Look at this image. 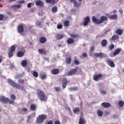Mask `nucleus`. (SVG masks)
Returning a JSON list of instances; mask_svg holds the SVG:
<instances>
[{
    "mask_svg": "<svg viewBox=\"0 0 124 124\" xmlns=\"http://www.w3.org/2000/svg\"><path fill=\"white\" fill-rule=\"evenodd\" d=\"M36 93L37 96L39 98V100L44 102L47 101L48 98L43 91L41 90V89H38L36 91Z\"/></svg>",
    "mask_w": 124,
    "mask_h": 124,
    "instance_id": "1",
    "label": "nucleus"
},
{
    "mask_svg": "<svg viewBox=\"0 0 124 124\" xmlns=\"http://www.w3.org/2000/svg\"><path fill=\"white\" fill-rule=\"evenodd\" d=\"M92 21L95 24L99 25L100 24H102V23H103L104 21H108V18L106 16H103L100 17V20H98L96 19L95 16H93L92 17Z\"/></svg>",
    "mask_w": 124,
    "mask_h": 124,
    "instance_id": "2",
    "label": "nucleus"
},
{
    "mask_svg": "<svg viewBox=\"0 0 124 124\" xmlns=\"http://www.w3.org/2000/svg\"><path fill=\"white\" fill-rule=\"evenodd\" d=\"M8 83L11 86V87H13V88H16L18 90H21V91H23L24 90V87L23 86H21L20 84L16 83L15 82L13 81L12 79H8Z\"/></svg>",
    "mask_w": 124,
    "mask_h": 124,
    "instance_id": "3",
    "label": "nucleus"
},
{
    "mask_svg": "<svg viewBox=\"0 0 124 124\" xmlns=\"http://www.w3.org/2000/svg\"><path fill=\"white\" fill-rule=\"evenodd\" d=\"M0 102H2V103H4L5 104H7L8 102L9 103V104H14V103H15V101L10 100L9 98H6L4 96H1L0 97Z\"/></svg>",
    "mask_w": 124,
    "mask_h": 124,
    "instance_id": "4",
    "label": "nucleus"
},
{
    "mask_svg": "<svg viewBox=\"0 0 124 124\" xmlns=\"http://www.w3.org/2000/svg\"><path fill=\"white\" fill-rule=\"evenodd\" d=\"M46 119H47L46 114H41L37 118L36 123V124H42Z\"/></svg>",
    "mask_w": 124,
    "mask_h": 124,
    "instance_id": "5",
    "label": "nucleus"
},
{
    "mask_svg": "<svg viewBox=\"0 0 124 124\" xmlns=\"http://www.w3.org/2000/svg\"><path fill=\"white\" fill-rule=\"evenodd\" d=\"M89 23H91V18H90V16H87L83 19V26L87 27Z\"/></svg>",
    "mask_w": 124,
    "mask_h": 124,
    "instance_id": "6",
    "label": "nucleus"
},
{
    "mask_svg": "<svg viewBox=\"0 0 124 124\" xmlns=\"http://www.w3.org/2000/svg\"><path fill=\"white\" fill-rule=\"evenodd\" d=\"M103 77V76H102V74L100 73L99 74L94 75L93 78L94 81H100V80L102 79Z\"/></svg>",
    "mask_w": 124,
    "mask_h": 124,
    "instance_id": "7",
    "label": "nucleus"
},
{
    "mask_svg": "<svg viewBox=\"0 0 124 124\" xmlns=\"http://www.w3.org/2000/svg\"><path fill=\"white\" fill-rule=\"evenodd\" d=\"M77 68L72 69L67 73L68 76H72V75H75L76 72H77Z\"/></svg>",
    "mask_w": 124,
    "mask_h": 124,
    "instance_id": "8",
    "label": "nucleus"
},
{
    "mask_svg": "<svg viewBox=\"0 0 124 124\" xmlns=\"http://www.w3.org/2000/svg\"><path fill=\"white\" fill-rule=\"evenodd\" d=\"M106 62L108 63L109 66H110V67H115V66H116L115 63H114V61L110 60L109 58L106 60Z\"/></svg>",
    "mask_w": 124,
    "mask_h": 124,
    "instance_id": "9",
    "label": "nucleus"
},
{
    "mask_svg": "<svg viewBox=\"0 0 124 124\" xmlns=\"http://www.w3.org/2000/svg\"><path fill=\"white\" fill-rule=\"evenodd\" d=\"M67 83H69V81H67V79L66 78H63L62 81V87L63 90L66 88V86H67Z\"/></svg>",
    "mask_w": 124,
    "mask_h": 124,
    "instance_id": "10",
    "label": "nucleus"
},
{
    "mask_svg": "<svg viewBox=\"0 0 124 124\" xmlns=\"http://www.w3.org/2000/svg\"><path fill=\"white\" fill-rule=\"evenodd\" d=\"M94 55L95 57H97V58L100 57L101 59H102V58H106L107 57L106 55H105V54L102 52H100L99 53H96Z\"/></svg>",
    "mask_w": 124,
    "mask_h": 124,
    "instance_id": "11",
    "label": "nucleus"
},
{
    "mask_svg": "<svg viewBox=\"0 0 124 124\" xmlns=\"http://www.w3.org/2000/svg\"><path fill=\"white\" fill-rule=\"evenodd\" d=\"M108 18L110 20H116V19H118V16L117 15H109L108 16Z\"/></svg>",
    "mask_w": 124,
    "mask_h": 124,
    "instance_id": "12",
    "label": "nucleus"
},
{
    "mask_svg": "<svg viewBox=\"0 0 124 124\" xmlns=\"http://www.w3.org/2000/svg\"><path fill=\"white\" fill-rule=\"evenodd\" d=\"M36 5L40 6L41 7H42L44 6V3L43 2L41 1L40 0H38L37 1L35 2Z\"/></svg>",
    "mask_w": 124,
    "mask_h": 124,
    "instance_id": "13",
    "label": "nucleus"
},
{
    "mask_svg": "<svg viewBox=\"0 0 124 124\" xmlns=\"http://www.w3.org/2000/svg\"><path fill=\"white\" fill-rule=\"evenodd\" d=\"M101 105L104 107V108H109L111 106L110 103L103 102L101 104Z\"/></svg>",
    "mask_w": 124,
    "mask_h": 124,
    "instance_id": "14",
    "label": "nucleus"
},
{
    "mask_svg": "<svg viewBox=\"0 0 124 124\" xmlns=\"http://www.w3.org/2000/svg\"><path fill=\"white\" fill-rule=\"evenodd\" d=\"M18 31L19 33H22V32H24V26L22 25L18 26Z\"/></svg>",
    "mask_w": 124,
    "mask_h": 124,
    "instance_id": "15",
    "label": "nucleus"
},
{
    "mask_svg": "<svg viewBox=\"0 0 124 124\" xmlns=\"http://www.w3.org/2000/svg\"><path fill=\"white\" fill-rule=\"evenodd\" d=\"M51 73L53 75H57V74H59V73H60V70L58 69H54L52 70Z\"/></svg>",
    "mask_w": 124,
    "mask_h": 124,
    "instance_id": "16",
    "label": "nucleus"
},
{
    "mask_svg": "<svg viewBox=\"0 0 124 124\" xmlns=\"http://www.w3.org/2000/svg\"><path fill=\"white\" fill-rule=\"evenodd\" d=\"M38 52L40 54H44V55H46V54H47V51L42 48L39 49Z\"/></svg>",
    "mask_w": 124,
    "mask_h": 124,
    "instance_id": "17",
    "label": "nucleus"
},
{
    "mask_svg": "<svg viewBox=\"0 0 124 124\" xmlns=\"http://www.w3.org/2000/svg\"><path fill=\"white\" fill-rule=\"evenodd\" d=\"M47 41V39L45 37H42L40 38L39 42L40 43H45Z\"/></svg>",
    "mask_w": 124,
    "mask_h": 124,
    "instance_id": "18",
    "label": "nucleus"
},
{
    "mask_svg": "<svg viewBox=\"0 0 124 124\" xmlns=\"http://www.w3.org/2000/svg\"><path fill=\"white\" fill-rule=\"evenodd\" d=\"M67 44H73L74 43V39L72 38H69L67 40Z\"/></svg>",
    "mask_w": 124,
    "mask_h": 124,
    "instance_id": "19",
    "label": "nucleus"
},
{
    "mask_svg": "<svg viewBox=\"0 0 124 124\" xmlns=\"http://www.w3.org/2000/svg\"><path fill=\"white\" fill-rule=\"evenodd\" d=\"M78 124H86V121H85V119H84L83 117H80L79 118Z\"/></svg>",
    "mask_w": 124,
    "mask_h": 124,
    "instance_id": "20",
    "label": "nucleus"
},
{
    "mask_svg": "<svg viewBox=\"0 0 124 124\" xmlns=\"http://www.w3.org/2000/svg\"><path fill=\"white\" fill-rule=\"evenodd\" d=\"M121 51H122V49H121V48H117L113 52V56H117V55H118V54H120V53H121Z\"/></svg>",
    "mask_w": 124,
    "mask_h": 124,
    "instance_id": "21",
    "label": "nucleus"
},
{
    "mask_svg": "<svg viewBox=\"0 0 124 124\" xmlns=\"http://www.w3.org/2000/svg\"><path fill=\"white\" fill-rule=\"evenodd\" d=\"M25 55V53L22 51H20L18 52H17V56L18 57V58H22Z\"/></svg>",
    "mask_w": 124,
    "mask_h": 124,
    "instance_id": "22",
    "label": "nucleus"
},
{
    "mask_svg": "<svg viewBox=\"0 0 124 124\" xmlns=\"http://www.w3.org/2000/svg\"><path fill=\"white\" fill-rule=\"evenodd\" d=\"M36 108H37L36 105L34 104H31V105L30 109L31 111H35V110H36Z\"/></svg>",
    "mask_w": 124,
    "mask_h": 124,
    "instance_id": "23",
    "label": "nucleus"
},
{
    "mask_svg": "<svg viewBox=\"0 0 124 124\" xmlns=\"http://www.w3.org/2000/svg\"><path fill=\"white\" fill-rule=\"evenodd\" d=\"M101 45L103 47H105L107 45V40L106 39H104L101 42Z\"/></svg>",
    "mask_w": 124,
    "mask_h": 124,
    "instance_id": "24",
    "label": "nucleus"
},
{
    "mask_svg": "<svg viewBox=\"0 0 124 124\" xmlns=\"http://www.w3.org/2000/svg\"><path fill=\"white\" fill-rule=\"evenodd\" d=\"M123 32L124 31L122 30V29H118L116 31V33L118 35H122Z\"/></svg>",
    "mask_w": 124,
    "mask_h": 124,
    "instance_id": "25",
    "label": "nucleus"
},
{
    "mask_svg": "<svg viewBox=\"0 0 124 124\" xmlns=\"http://www.w3.org/2000/svg\"><path fill=\"white\" fill-rule=\"evenodd\" d=\"M97 114L98 117H102L103 115V112H102V111L99 109L97 111Z\"/></svg>",
    "mask_w": 124,
    "mask_h": 124,
    "instance_id": "26",
    "label": "nucleus"
},
{
    "mask_svg": "<svg viewBox=\"0 0 124 124\" xmlns=\"http://www.w3.org/2000/svg\"><path fill=\"white\" fill-rule=\"evenodd\" d=\"M119 37H120L118 35H114L111 37V40H112V41L117 40L118 38H119Z\"/></svg>",
    "mask_w": 124,
    "mask_h": 124,
    "instance_id": "27",
    "label": "nucleus"
},
{
    "mask_svg": "<svg viewBox=\"0 0 124 124\" xmlns=\"http://www.w3.org/2000/svg\"><path fill=\"white\" fill-rule=\"evenodd\" d=\"M73 112L75 114H77V113H80V108H76L73 109Z\"/></svg>",
    "mask_w": 124,
    "mask_h": 124,
    "instance_id": "28",
    "label": "nucleus"
},
{
    "mask_svg": "<svg viewBox=\"0 0 124 124\" xmlns=\"http://www.w3.org/2000/svg\"><path fill=\"white\" fill-rule=\"evenodd\" d=\"M62 38H63V35L62 34H58L56 35V39L58 40H61Z\"/></svg>",
    "mask_w": 124,
    "mask_h": 124,
    "instance_id": "29",
    "label": "nucleus"
},
{
    "mask_svg": "<svg viewBox=\"0 0 124 124\" xmlns=\"http://www.w3.org/2000/svg\"><path fill=\"white\" fill-rule=\"evenodd\" d=\"M71 58L69 57V58H66V63L67 64H70V63H71Z\"/></svg>",
    "mask_w": 124,
    "mask_h": 124,
    "instance_id": "30",
    "label": "nucleus"
},
{
    "mask_svg": "<svg viewBox=\"0 0 124 124\" xmlns=\"http://www.w3.org/2000/svg\"><path fill=\"white\" fill-rule=\"evenodd\" d=\"M78 90V88L77 87H70L69 88V91H70V92H76V91Z\"/></svg>",
    "mask_w": 124,
    "mask_h": 124,
    "instance_id": "31",
    "label": "nucleus"
},
{
    "mask_svg": "<svg viewBox=\"0 0 124 124\" xmlns=\"http://www.w3.org/2000/svg\"><path fill=\"white\" fill-rule=\"evenodd\" d=\"M21 65L22 66L25 67L26 65H28V62H27V60H23L21 62Z\"/></svg>",
    "mask_w": 124,
    "mask_h": 124,
    "instance_id": "32",
    "label": "nucleus"
},
{
    "mask_svg": "<svg viewBox=\"0 0 124 124\" xmlns=\"http://www.w3.org/2000/svg\"><path fill=\"white\" fill-rule=\"evenodd\" d=\"M52 12H53V13H56L57 11H58V7L57 6H54L52 7V9L51 10Z\"/></svg>",
    "mask_w": 124,
    "mask_h": 124,
    "instance_id": "33",
    "label": "nucleus"
},
{
    "mask_svg": "<svg viewBox=\"0 0 124 124\" xmlns=\"http://www.w3.org/2000/svg\"><path fill=\"white\" fill-rule=\"evenodd\" d=\"M15 50H16V47L15 46V45H13L11 47L10 51L11 52H14Z\"/></svg>",
    "mask_w": 124,
    "mask_h": 124,
    "instance_id": "34",
    "label": "nucleus"
},
{
    "mask_svg": "<svg viewBox=\"0 0 124 124\" xmlns=\"http://www.w3.org/2000/svg\"><path fill=\"white\" fill-rule=\"evenodd\" d=\"M94 51V46H92L90 50V56H91L92 54H93V52Z\"/></svg>",
    "mask_w": 124,
    "mask_h": 124,
    "instance_id": "35",
    "label": "nucleus"
},
{
    "mask_svg": "<svg viewBox=\"0 0 124 124\" xmlns=\"http://www.w3.org/2000/svg\"><path fill=\"white\" fill-rule=\"evenodd\" d=\"M124 105V102L123 101H119L118 103V106L119 107H123Z\"/></svg>",
    "mask_w": 124,
    "mask_h": 124,
    "instance_id": "36",
    "label": "nucleus"
},
{
    "mask_svg": "<svg viewBox=\"0 0 124 124\" xmlns=\"http://www.w3.org/2000/svg\"><path fill=\"white\" fill-rule=\"evenodd\" d=\"M70 36L72 38H78V37H79V36L78 35L75 34H71Z\"/></svg>",
    "mask_w": 124,
    "mask_h": 124,
    "instance_id": "37",
    "label": "nucleus"
},
{
    "mask_svg": "<svg viewBox=\"0 0 124 124\" xmlns=\"http://www.w3.org/2000/svg\"><path fill=\"white\" fill-rule=\"evenodd\" d=\"M32 75L34 77H35V78H37V77H38V73L36 71H34Z\"/></svg>",
    "mask_w": 124,
    "mask_h": 124,
    "instance_id": "38",
    "label": "nucleus"
},
{
    "mask_svg": "<svg viewBox=\"0 0 124 124\" xmlns=\"http://www.w3.org/2000/svg\"><path fill=\"white\" fill-rule=\"evenodd\" d=\"M18 83L19 84H22L24 85L25 84V80L24 79H20L18 80Z\"/></svg>",
    "mask_w": 124,
    "mask_h": 124,
    "instance_id": "39",
    "label": "nucleus"
},
{
    "mask_svg": "<svg viewBox=\"0 0 124 124\" xmlns=\"http://www.w3.org/2000/svg\"><path fill=\"white\" fill-rule=\"evenodd\" d=\"M41 80H44L47 78V75L46 74H43L40 77Z\"/></svg>",
    "mask_w": 124,
    "mask_h": 124,
    "instance_id": "40",
    "label": "nucleus"
},
{
    "mask_svg": "<svg viewBox=\"0 0 124 124\" xmlns=\"http://www.w3.org/2000/svg\"><path fill=\"white\" fill-rule=\"evenodd\" d=\"M46 1L47 2V3H51V4H53V3H55V2H56L55 0H46Z\"/></svg>",
    "mask_w": 124,
    "mask_h": 124,
    "instance_id": "41",
    "label": "nucleus"
},
{
    "mask_svg": "<svg viewBox=\"0 0 124 124\" xmlns=\"http://www.w3.org/2000/svg\"><path fill=\"white\" fill-rule=\"evenodd\" d=\"M8 56L9 58H12V57H13V52L10 51V50L8 53Z\"/></svg>",
    "mask_w": 124,
    "mask_h": 124,
    "instance_id": "42",
    "label": "nucleus"
},
{
    "mask_svg": "<svg viewBox=\"0 0 124 124\" xmlns=\"http://www.w3.org/2000/svg\"><path fill=\"white\" fill-rule=\"evenodd\" d=\"M64 26L65 27H68L69 26V21L68 20H65L64 22Z\"/></svg>",
    "mask_w": 124,
    "mask_h": 124,
    "instance_id": "43",
    "label": "nucleus"
},
{
    "mask_svg": "<svg viewBox=\"0 0 124 124\" xmlns=\"http://www.w3.org/2000/svg\"><path fill=\"white\" fill-rule=\"evenodd\" d=\"M10 98L12 99V100L14 101V100L16 99V96H15V94H13L11 95Z\"/></svg>",
    "mask_w": 124,
    "mask_h": 124,
    "instance_id": "44",
    "label": "nucleus"
},
{
    "mask_svg": "<svg viewBox=\"0 0 124 124\" xmlns=\"http://www.w3.org/2000/svg\"><path fill=\"white\" fill-rule=\"evenodd\" d=\"M74 63L75 64H76V65H79V64H80V62H79V61H78L77 58H75Z\"/></svg>",
    "mask_w": 124,
    "mask_h": 124,
    "instance_id": "45",
    "label": "nucleus"
},
{
    "mask_svg": "<svg viewBox=\"0 0 124 124\" xmlns=\"http://www.w3.org/2000/svg\"><path fill=\"white\" fill-rule=\"evenodd\" d=\"M75 7H79L80 5H81V3H78V2L76 1L75 2V3H74Z\"/></svg>",
    "mask_w": 124,
    "mask_h": 124,
    "instance_id": "46",
    "label": "nucleus"
},
{
    "mask_svg": "<svg viewBox=\"0 0 124 124\" xmlns=\"http://www.w3.org/2000/svg\"><path fill=\"white\" fill-rule=\"evenodd\" d=\"M12 7L13 8H20V7H21V5H13L12 6Z\"/></svg>",
    "mask_w": 124,
    "mask_h": 124,
    "instance_id": "47",
    "label": "nucleus"
},
{
    "mask_svg": "<svg viewBox=\"0 0 124 124\" xmlns=\"http://www.w3.org/2000/svg\"><path fill=\"white\" fill-rule=\"evenodd\" d=\"M36 26H37L38 27H39L41 26V21H38L36 22Z\"/></svg>",
    "mask_w": 124,
    "mask_h": 124,
    "instance_id": "48",
    "label": "nucleus"
},
{
    "mask_svg": "<svg viewBox=\"0 0 124 124\" xmlns=\"http://www.w3.org/2000/svg\"><path fill=\"white\" fill-rule=\"evenodd\" d=\"M56 92H60V91H61V89L60 88V87H55L54 88Z\"/></svg>",
    "mask_w": 124,
    "mask_h": 124,
    "instance_id": "49",
    "label": "nucleus"
},
{
    "mask_svg": "<svg viewBox=\"0 0 124 124\" xmlns=\"http://www.w3.org/2000/svg\"><path fill=\"white\" fill-rule=\"evenodd\" d=\"M57 29H58V30H61V29H62V25H61V24L58 25Z\"/></svg>",
    "mask_w": 124,
    "mask_h": 124,
    "instance_id": "50",
    "label": "nucleus"
},
{
    "mask_svg": "<svg viewBox=\"0 0 124 124\" xmlns=\"http://www.w3.org/2000/svg\"><path fill=\"white\" fill-rule=\"evenodd\" d=\"M21 77H22V75H17L15 78V79H19V78H21Z\"/></svg>",
    "mask_w": 124,
    "mask_h": 124,
    "instance_id": "51",
    "label": "nucleus"
},
{
    "mask_svg": "<svg viewBox=\"0 0 124 124\" xmlns=\"http://www.w3.org/2000/svg\"><path fill=\"white\" fill-rule=\"evenodd\" d=\"M21 111H22V112H27V111H28V108H23L21 109Z\"/></svg>",
    "mask_w": 124,
    "mask_h": 124,
    "instance_id": "52",
    "label": "nucleus"
},
{
    "mask_svg": "<svg viewBox=\"0 0 124 124\" xmlns=\"http://www.w3.org/2000/svg\"><path fill=\"white\" fill-rule=\"evenodd\" d=\"M114 45H111L109 46V49L110 50H112V49H114Z\"/></svg>",
    "mask_w": 124,
    "mask_h": 124,
    "instance_id": "53",
    "label": "nucleus"
},
{
    "mask_svg": "<svg viewBox=\"0 0 124 124\" xmlns=\"http://www.w3.org/2000/svg\"><path fill=\"white\" fill-rule=\"evenodd\" d=\"M3 18H4V16L3 15H0V21L2 20Z\"/></svg>",
    "mask_w": 124,
    "mask_h": 124,
    "instance_id": "54",
    "label": "nucleus"
},
{
    "mask_svg": "<svg viewBox=\"0 0 124 124\" xmlns=\"http://www.w3.org/2000/svg\"><path fill=\"white\" fill-rule=\"evenodd\" d=\"M82 56H83V57H86L88 56V54L86 52H83L82 53Z\"/></svg>",
    "mask_w": 124,
    "mask_h": 124,
    "instance_id": "55",
    "label": "nucleus"
},
{
    "mask_svg": "<svg viewBox=\"0 0 124 124\" xmlns=\"http://www.w3.org/2000/svg\"><path fill=\"white\" fill-rule=\"evenodd\" d=\"M31 4H32L31 3H28V5H27L28 7L29 8H30V7H31Z\"/></svg>",
    "mask_w": 124,
    "mask_h": 124,
    "instance_id": "56",
    "label": "nucleus"
},
{
    "mask_svg": "<svg viewBox=\"0 0 124 124\" xmlns=\"http://www.w3.org/2000/svg\"><path fill=\"white\" fill-rule=\"evenodd\" d=\"M66 110H68V111L69 112H71V109H70V108H69V107L66 108Z\"/></svg>",
    "mask_w": 124,
    "mask_h": 124,
    "instance_id": "57",
    "label": "nucleus"
},
{
    "mask_svg": "<svg viewBox=\"0 0 124 124\" xmlns=\"http://www.w3.org/2000/svg\"><path fill=\"white\" fill-rule=\"evenodd\" d=\"M54 124H61V123L59 121H56L54 123Z\"/></svg>",
    "mask_w": 124,
    "mask_h": 124,
    "instance_id": "58",
    "label": "nucleus"
},
{
    "mask_svg": "<svg viewBox=\"0 0 124 124\" xmlns=\"http://www.w3.org/2000/svg\"><path fill=\"white\" fill-rule=\"evenodd\" d=\"M10 67H11V68H14V67H15V66L13 64H11Z\"/></svg>",
    "mask_w": 124,
    "mask_h": 124,
    "instance_id": "59",
    "label": "nucleus"
},
{
    "mask_svg": "<svg viewBox=\"0 0 124 124\" xmlns=\"http://www.w3.org/2000/svg\"><path fill=\"white\" fill-rule=\"evenodd\" d=\"M19 3H20L21 4H23V3H25V0H20L19 1Z\"/></svg>",
    "mask_w": 124,
    "mask_h": 124,
    "instance_id": "60",
    "label": "nucleus"
},
{
    "mask_svg": "<svg viewBox=\"0 0 124 124\" xmlns=\"http://www.w3.org/2000/svg\"><path fill=\"white\" fill-rule=\"evenodd\" d=\"M101 93H103V94H106V92L104 91H101Z\"/></svg>",
    "mask_w": 124,
    "mask_h": 124,
    "instance_id": "61",
    "label": "nucleus"
},
{
    "mask_svg": "<svg viewBox=\"0 0 124 124\" xmlns=\"http://www.w3.org/2000/svg\"><path fill=\"white\" fill-rule=\"evenodd\" d=\"M46 124H53V121H50Z\"/></svg>",
    "mask_w": 124,
    "mask_h": 124,
    "instance_id": "62",
    "label": "nucleus"
},
{
    "mask_svg": "<svg viewBox=\"0 0 124 124\" xmlns=\"http://www.w3.org/2000/svg\"><path fill=\"white\" fill-rule=\"evenodd\" d=\"M119 12L121 13V14L123 15L124 11L123 10H119Z\"/></svg>",
    "mask_w": 124,
    "mask_h": 124,
    "instance_id": "63",
    "label": "nucleus"
},
{
    "mask_svg": "<svg viewBox=\"0 0 124 124\" xmlns=\"http://www.w3.org/2000/svg\"><path fill=\"white\" fill-rule=\"evenodd\" d=\"M76 1H77L76 0H71V2H73L74 3L76 2Z\"/></svg>",
    "mask_w": 124,
    "mask_h": 124,
    "instance_id": "64",
    "label": "nucleus"
}]
</instances>
